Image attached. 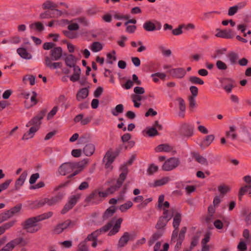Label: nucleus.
<instances>
[{
  "label": "nucleus",
  "instance_id": "obj_35",
  "mask_svg": "<svg viewBox=\"0 0 251 251\" xmlns=\"http://www.w3.org/2000/svg\"><path fill=\"white\" fill-rule=\"evenodd\" d=\"M171 180V179L168 176L164 177L161 179H157L154 181L152 186L153 187H156L161 186L167 184Z\"/></svg>",
  "mask_w": 251,
  "mask_h": 251
},
{
  "label": "nucleus",
  "instance_id": "obj_41",
  "mask_svg": "<svg viewBox=\"0 0 251 251\" xmlns=\"http://www.w3.org/2000/svg\"><path fill=\"white\" fill-rule=\"evenodd\" d=\"M227 56L229 58L231 64H235L237 63V60L238 58V55L237 53L230 52L228 53Z\"/></svg>",
  "mask_w": 251,
  "mask_h": 251
},
{
  "label": "nucleus",
  "instance_id": "obj_3",
  "mask_svg": "<svg viewBox=\"0 0 251 251\" xmlns=\"http://www.w3.org/2000/svg\"><path fill=\"white\" fill-rule=\"evenodd\" d=\"M52 215L53 213L50 211L35 217L29 218L22 224V226L23 229L27 232L35 233L41 228V226L37 223L40 221L49 219Z\"/></svg>",
  "mask_w": 251,
  "mask_h": 251
},
{
  "label": "nucleus",
  "instance_id": "obj_51",
  "mask_svg": "<svg viewBox=\"0 0 251 251\" xmlns=\"http://www.w3.org/2000/svg\"><path fill=\"white\" fill-rule=\"evenodd\" d=\"M63 34L69 39H75L77 37L76 33L70 30H63Z\"/></svg>",
  "mask_w": 251,
  "mask_h": 251
},
{
  "label": "nucleus",
  "instance_id": "obj_61",
  "mask_svg": "<svg viewBox=\"0 0 251 251\" xmlns=\"http://www.w3.org/2000/svg\"><path fill=\"white\" fill-rule=\"evenodd\" d=\"M58 110V107L57 106H55L53 107V108L51 110V111L48 113L47 116V119L48 120L52 118L56 113Z\"/></svg>",
  "mask_w": 251,
  "mask_h": 251
},
{
  "label": "nucleus",
  "instance_id": "obj_59",
  "mask_svg": "<svg viewBox=\"0 0 251 251\" xmlns=\"http://www.w3.org/2000/svg\"><path fill=\"white\" fill-rule=\"evenodd\" d=\"M218 189L220 193L223 195L226 194L229 190L228 187L225 185H221L219 186Z\"/></svg>",
  "mask_w": 251,
  "mask_h": 251
},
{
  "label": "nucleus",
  "instance_id": "obj_2",
  "mask_svg": "<svg viewBox=\"0 0 251 251\" xmlns=\"http://www.w3.org/2000/svg\"><path fill=\"white\" fill-rule=\"evenodd\" d=\"M87 163L88 161L86 159H83L79 162L64 163L59 167L58 172L61 176H66L72 172L67 176V178L70 179L81 172Z\"/></svg>",
  "mask_w": 251,
  "mask_h": 251
},
{
  "label": "nucleus",
  "instance_id": "obj_52",
  "mask_svg": "<svg viewBox=\"0 0 251 251\" xmlns=\"http://www.w3.org/2000/svg\"><path fill=\"white\" fill-rule=\"evenodd\" d=\"M216 65L217 68L221 71H225L227 69L226 64L221 60L217 61Z\"/></svg>",
  "mask_w": 251,
  "mask_h": 251
},
{
  "label": "nucleus",
  "instance_id": "obj_43",
  "mask_svg": "<svg viewBox=\"0 0 251 251\" xmlns=\"http://www.w3.org/2000/svg\"><path fill=\"white\" fill-rule=\"evenodd\" d=\"M194 157L196 160L199 163L205 165H207L208 164L207 159L204 157L201 156L200 154L196 153L194 154Z\"/></svg>",
  "mask_w": 251,
  "mask_h": 251
},
{
  "label": "nucleus",
  "instance_id": "obj_48",
  "mask_svg": "<svg viewBox=\"0 0 251 251\" xmlns=\"http://www.w3.org/2000/svg\"><path fill=\"white\" fill-rule=\"evenodd\" d=\"M147 134L150 137H153L159 134L157 130L155 127H150L147 128Z\"/></svg>",
  "mask_w": 251,
  "mask_h": 251
},
{
  "label": "nucleus",
  "instance_id": "obj_47",
  "mask_svg": "<svg viewBox=\"0 0 251 251\" xmlns=\"http://www.w3.org/2000/svg\"><path fill=\"white\" fill-rule=\"evenodd\" d=\"M116 52L115 50H113L112 53H108L107 54V63L108 64H112L113 60L115 61L116 60V57L115 56Z\"/></svg>",
  "mask_w": 251,
  "mask_h": 251
},
{
  "label": "nucleus",
  "instance_id": "obj_13",
  "mask_svg": "<svg viewBox=\"0 0 251 251\" xmlns=\"http://www.w3.org/2000/svg\"><path fill=\"white\" fill-rule=\"evenodd\" d=\"M243 180L247 184L242 187L239 190L238 197L240 200H241L242 196L245 194L246 190L251 188V176H246L243 177Z\"/></svg>",
  "mask_w": 251,
  "mask_h": 251
},
{
  "label": "nucleus",
  "instance_id": "obj_57",
  "mask_svg": "<svg viewBox=\"0 0 251 251\" xmlns=\"http://www.w3.org/2000/svg\"><path fill=\"white\" fill-rule=\"evenodd\" d=\"M11 181V179H7L5 182L0 184V193L7 189Z\"/></svg>",
  "mask_w": 251,
  "mask_h": 251
},
{
  "label": "nucleus",
  "instance_id": "obj_12",
  "mask_svg": "<svg viewBox=\"0 0 251 251\" xmlns=\"http://www.w3.org/2000/svg\"><path fill=\"white\" fill-rule=\"evenodd\" d=\"M160 23L157 22L155 25L151 21H148L144 23L143 27L145 30L148 32H152L155 30H159L161 28Z\"/></svg>",
  "mask_w": 251,
  "mask_h": 251
},
{
  "label": "nucleus",
  "instance_id": "obj_6",
  "mask_svg": "<svg viewBox=\"0 0 251 251\" xmlns=\"http://www.w3.org/2000/svg\"><path fill=\"white\" fill-rule=\"evenodd\" d=\"M114 221L113 220L108 222L106 225L102 226L99 229H97L91 234H89L87 237L85 239V241H94L97 239V237L101 233H105L108 231L113 225Z\"/></svg>",
  "mask_w": 251,
  "mask_h": 251
},
{
  "label": "nucleus",
  "instance_id": "obj_16",
  "mask_svg": "<svg viewBox=\"0 0 251 251\" xmlns=\"http://www.w3.org/2000/svg\"><path fill=\"white\" fill-rule=\"evenodd\" d=\"M169 72L173 77L176 78H182L186 74L185 70L183 68L172 69Z\"/></svg>",
  "mask_w": 251,
  "mask_h": 251
},
{
  "label": "nucleus",
  "instance_id": "obj_27",
  "mask_svg": "<svg viewBox=\"0 0 251 251\" xmlns=\"http://www.w3.org/2000/svg\"><path fill=\"white\" fill-rule=\"evenodd\" d=\"M95 151V146L92 143L86 144L83 148V151L84 154L87 156H91Z\"/></svg>",
  "mask_w": 251,
  "mask_h": 251
},
{
  "label": "nucleus",
  "instance_id": "obj_29",
  "mask_svg": "<svg viewBox=\"0 0 251 251\" xmlns=\"http://www.w3.org/2000/svg\"><path fill=\"white\" fill-rule=\"evenodd\" d=\"M89 94V90L87 88H83L80 89L77 93L76 100L78 101H81L86 98Z\"/></svg>",
  "mask_w": 251,
  "mask_h": 251
},
{
  "label": "nucleus",
  "instance_id": "obj_22",
  "mask_svg": "<svg viewBox=\"0 0 251 251\" xmlns=\"http://www.w3.org/2000/svg\"><path fill=\"white\" fill-rule=\"evenodd\" d=\"M51 59L49 56L45 57V65L50 69H56L61 68L62 64L61 62L52 63Z\"/></svg>",
  "mask_w": 251,
  "mask_h": 251
},
{
  "label": "nucleus",
  "instance_id": "obj_8",
  "mask_svg": "<svg viewBox=\"0 0 251 251\" xmlns=\"http://www.w3.org/2000/svg\"><path fill=\"white\" fill-rule=\"evenodd\" d=\"M194 129L193 125L184 123L180 125L178 133L182 137L189 138L194 135Z\"/></svg>",
  "mask_w": 251,
  "mask_h": 251
},
{
  "label": "nucleus",
  "instance_id": "obj_63",
  "mask_svg": "<svg viewBox=\"0 0 251 251\" xmlns=\"http://www.w3.org/2000/svg\"><path fill=\"white\" fill-rule=\"evenodd\" d=\"M55 46V44L52 42H46L43 44V48L45 50H51Z\"/></svg>",
  "mask_w": 251,
  "mask_h": 251
},
{
  "label": "nucleus",
  "instance_id": "obj_50",
  "mask_svg": "<svg viewBox=\"0 0 251 251\" xmlns=\"http://www.w3.org/2000/svg\"><path fill=\"white\" fill-rule=\"evenodd\" d=\"M158 170V167L157 166L154 165V164H151L148 167L147 172L148 175H152L154 173L157 172Z\"/></svg>",
  "mask_w": 251,
  "mask_h": 251
},
{
  "label": "nucleus",
  "instance_id": "obj_28",
  "mask_svg": "<svg viewBox=\"0 0 251 251\" xmlns=\"http://www.w3.org/2000/svg\"><path fill=\"white\" fill-rule=\"evenodd\" d=\"M116 210V208L115 206H111L107 208L102 215V219L103 221L108 220L109 218L111 217L115 213Z\"/></svg>",
  "mask_w": 251,
  "mask_h": 251
},
{
  "label": "nucleus",
  "instance_id": "obj_26",
  "mask_svg": "<svg viewBox=\"0 0 251 251\" xmlns=\"http://www.w3.org/2000/svg\"><path fill=\"white\" fill-rule=\"evenodd\" d=\"M214 139L215 136L213 134L206 136L200 144L201 147L203 148L208 147L212 143Z\"/></svg>",
  "mask_w": 251,
  "mask_h": 251
},
{
  "label": "nucleus",
  "instance_id": "obj_21",
  "mask_svg": "<svg viewBox=\"0 0 251 251\" xmlns=\"http://www.w3.org/2000/svg\"><path fill=\"white\" fill-rule=\"evenodd\" d=\"M27 175V172L25 171L16 180L15 183V190H18L24 183Z\"/></svg>",
  "mask_w": 251,
  "mask_h": 251
},
{
  "label": "nucleus",
  "instance_id": "obj_34",
  "mask_svg": "<svg viewBox=\"0 0 251 251\" xmlns=\"http://www.w3.org/2000/svg\"><path fill=\"white\" fill-rule=\"evenodd\" d=\"M18 54L23 58L29 59L31 58V55L29 54L27 50L24 48H19L17 50Z\"/></svg>",
  "mask_w": 251,
  "mask_h": 251
},
{
  "label": "nucleus",
  "instance_id": "obj_9",
  "mask_svg": "<svg viewBox=\"0 0 251 251\" xmlns=\"http://www.w3.org/2000/svg\"><path fill=\"white\" fill-rule=\"evenodd\" d=\"M180 163L178 158L172 157L166 160L162 166L164 171H171L177 167Z\"/></svg>",
  "mask_w": 251,
  "mask_h": 251
},
{
  "label": "nucleus",
  "instance_id": "obj_31",
  "mask_svg": "<svg viewBox=\"0 0 251 251\" xmlns=\"http://www.w3.org/2000/svg\"><path fill=\"white\" fill-rule=\"evenodd\" d=\"M173 150V147L167 144H163L157 146L155 151L156 152H169Z\"/></svg>",
  "mask_w": 251,
  "mask_h": 251
},
{
  "label": "nucleus",
  "instance_id": "obj_37",
  "mask_svg": "<svg viewBox=\"0 0 251 251\" xmlns=\"http://www.w3.org/2000/svg\"><path fill=\"white\" fill-rule=\"evenodd\" d=\"M9 242L14 248L18 245H22L24 246L26 244V243L23 237L15 238L10 241Z\"/></svg>",
  "mask_w": 251,
  "mask_h": 251
},
{
  "label": "nucleus",
  "instance_id": "obj_64",
  "mask_svg": "<svg viewBox=\"0 0 251 251\" xmlns=\"http://www.w3.org/2000/svg\"><path fill=\"white\" fill-rule=\"evenodd\" d=\"M74 206L72 205L71 203H70L68 201V202L64 205L63 208L61 211V214H65L70 210L73 208Z\"/></svg>",
  "mask_w": 251,
  "mask_h": 251
},
{
  "label": "nucleus",
  "instance_id": "obj_38",
  "mask_svg": "<svg viewBox=\"0 0 251 251\" xmlns=\"http://www.w3.org/2000/svg\"><path fill=\"white\" fill-rule=\"evenodd\" d=\"M131 97L132 100L134 103V106L136 108L139 107L141 105V103L137 101H140L142 100V96L138 95L132 94L131 95Z\"/></svg>",
  "mask_w": 251,
  "mask_h": 251
},
{
  "label": "nucleus",
  "instance_id": "obj_19",
  "mask_svg": "<svg viewBox=\"0 0 251 251\" xmlns=\"http://www.w3.org/2000/svg\"><path fill=\"white\" fill-rule=\"evenodd\" d=\"M210 235L211 234L209 232H206L205 234L204 238L202 239L201 241V251H210L209 245H207V243L209 242L210 241Z\"/></svg>",
  "mask_w": 251,
  "mask_h": 251
},
{
  "label": "nucleus",
  "instance_id": "obj_42",
  "mask_svg": "<svg viewBox=\"0 0 251 251\" xmlns=\"http://www.w3.org/2000/svg\"><path fill=\"white\" fill-rule=\"evenodd\" d=\"M124 111V106L122 104H119L116 105L115 108L112 110V114L115 116H117L120 113H123Z\"/></svg>",
  "mask_w": 251,
  "mask_h": 251
},
{
  "label": "nucleus",
  "instance_id": "obj_7",
  "mask_svg": "<svg viewBox=\"0 0 251 251\" xmlns=\"http://www.w3.org/2000/svg\"><path fill=\"white\" fill-rule=\"evenodd\" d=\"M173 215L169 214V211L165 208L163 209V216H160L155 226L157 229L162 230L165 232L166 226L168 222L172 219Z\"/></svg>",
  "mask_w": 251,
  "mask_h": 251
},
{
  "label": "nucleus",
  "instance_id": "obj_24",
  "mask_svg": "<svg viewBox=\"0 0 251 251\" xmlns=\"http://www.w3.org/2000/svg\"><path fill=\"white\" fill-rule=\"evenodd\" d=\"M241 142L245 143H250L251 142V133L246 128L242 129L241 134Z\"/></svg>",
  "mask_w": 251,
  "mask_h": 251
},
{
  "label": "nucleus",
  "instance_id": "obj_44",
  "mask_svg": "<svg viewBox=\"0 0 251 251\" xmlns=\"http://www.w3.org/2000/svg\"><path fill=\"white\" fill-rule=\"evenodd\" d=\"M132 206L133 203L131 201H128L120 205L119 209L122 212H125L127 210L131 208Z\"/></svg>",
  "mask_w": 251,
  "mask_h": 251
},
{
  "label": "nucleus",
  "instance_id": "obj_33",
  "mask_svg": "<svg viewBox=\"0 0 251 251\" xmlns=\"http://www.w3.org/2000/svg\"><path fill=\"white\" fill-rule=\"evenodd\" d=\"M16 220H12L7 222L0 226V235L5 232L6 230L12 227L16 223Z\"/></svg>",
  "mask_w": 251,
  "mask_h": 251
},
{
  "label": "nucleus",
  "instance_id": "obj_4",
  "mask_svg": "<svg viewBox=\"0 0 251 251\" xmlns=\"http://www.w3.org/2000/svg\"><path fill=\"white\" fill-rule=\"evenodd\" d=\"M46 113V110H43L35 116H34L30 121H29L26 125V126H31L29 130L25 133L23 137V140H27L33 137L35 133L39 129L40 126L41 124V120L43 119Z\"/></svg>",
  "mask_w": 251,
  "mask_h": 251
},
{
  "label": "nucleus",
  "instance_id": "obj_1",
  "mask_svg": "<svg viewBox=\"0 0 251 251\" xmlns=\"http://www.w3.org/2000/svg\"><path fill=\"white\" fill-rule=\"evenodd\" d=\"M181 221V214L177 212L173 218V226L174 228L172 234L171 244H176L175 249L178 251L181 248L182 243L185 239V233L187 231V227H182L178 233V229L180 223Z\"/></svg>",
  "mask_w": 251,
  "mask_h": 251
},
{
  "label": "nucleus",
  "instance_id": "obj_14",
  "mask_svg": "<svg viewBox=\"0 0 251 251\" xmlns=\"http://www.w3.org/2000/svg\"><path fill=\"white\" fill-rule=\"evenodd\" d=\"M217 32L216 34V36L217 37L225 38V39H232L234 36L235 34L231 29L228 30H221L217 29Z\"/></svg>",
  "mask_w": 251,
  "mask_h": 251
},
{
  "label": "nucleus",
  "instance_id": "obj_45",
  "mask_svg": "<svg viewBox=\"0 0 251 251\" xmlns=\"http://www.w3.org/2000/svg\"><path fill=\"white\" fill-rule=\"evenodd\" d=\"M189 81L192 84L203 85L204 81L201 78L196 76H191L189 77Z\"/></svg>",
  "mask_w": 251,
  "mask_h": 251
},
{
  "label": "nucleus",
  "instance_id": "obj_10",
  "mask_svg": "<svg viewBox=\"0 0 251 251\" xmlns=\"http://www.w3.org/2000/svg\"><path fill=\"white\" fill-rule=\"evenodd\" d=\"M102 201V200L99 196V190H98L92 191L85 199V202L89 205H96Z\"/></svg>",
  "mask_w": 251,
  "mask_h": 251
},
{
  "label": "nucleus",
  "instance_id": "obj_55",
  "mask_svg": "<svg viewBox=\"0 0 251 251\" xmlns=\"http://www.w3.org/2000/svg\"><path fill=\"white\" fill-rule=\"evenodd\" d=\"M80 197L79 195H73L69 198L68 202L71 203L73 206H74L80 199Z\"/></svg>",
  "mask_w": 251,
  "mask_h": 251
},
{
  "label": "nucleus",
  "instance_id": "obj_62",
  "mask_svg": "<svg viewBox=\"0 0 251 251\" xmlns=\"http://www.w3.org/2000/svg\"><path fill=\"white\" fill-rule=\"evenodd\" d=\"M11 217L8 211L0 215V223L7 220L9 218Z\"/></svg>",
  "mask_w": 251,
  "mask_h": 251
},
{
  "label": "nucleus",
  "instance_id": "obj_49",
  "mask_svg": "<svg viewBox=\"0 0 251 251\" xmlns=\"http://www.w3.org/2000/svg\"><path fill=\"white\" fill-rule=\"evenodd\" d=\"M216 208V207L212 204L208 206V213L209 217H207L206 219V221L207 222H208L210 220V218L213 217V214L215 213Z\"/></svg>",
  "mask_w": 251,
  "mask_h": 251
},
{
  "label": "nucleus",
  "instance_id": "obj_15",
  "mask_svg": "<svg viewBox=\"0 0 251 251\" xmlns=\"http://www.w3.org/2000/svg\"><path fill=\"white\" fill-rule=\"evenodd\" d=\"M50 59L52 60H59L63 55V50L61 47H54L50 51Z\"/></svg>",
  "mask_w": 251,
  "mask_h": 251
},
{
  "label": "nucleus",
  "instance_id": "obj_40",
  "mask_svg": "<svg viewBox=\"0 0 251 251\" xmlns=\"http://www.w3.org/2000/svg\"><path fill=\"white\" fill-rule=\"evenodd\" d=\"M29 27L30 28H34L38 32H41L44 30V26L41 22H35L33 24L30 25Z\"/></svg>",
  "mask_w": 251,
  "mask_h": 251
},
{
  "label": "nucleus",
  "instance_id": "obj_25",
  "mask_svg": "<svg viewBox=\"0 0 251 251\" xmlns=\"http://www.w3.org/2000/svg\"><path fill=\"white\" fill-rule=\"evenodd\" d=\"M164 232H165L163 231L162 230L157 229V230L155 232L153 233L152 235L150 237V239L148 242L149 246H152L156 240H157L162 236Z\"/></svg>",
  "mask_w": 251,
  "mask_h": 251
},
{
  "label": "nucleus",
  "instance_id": "obj_23",
  "mask_svg": "<svg viewBox=\"0 0 251 251\" xmlns=\"http://www.w3.org/2000/svg\"><path fill=\"white\" fill-rule=\"evenodd\" d=\"M64 55L66 56V57L64 58V61L66 66L70 68L74 67V65H75L76 63V58L72 54H67V53H65Z\"/></svg>",
  "mask_w": 251,
  "mask_h": 251
},
{
  "label": "nucleus",
  "instance_id": "obj_53",
  "mask_svg": "<svg viewBox=\"0 0 251 251\" xmlns=\"http://www.w3.org/2000/svg\"><path fill=\"white\" fill-rule=\"evenodd\" d=\"M56 6V4H53L50 1L47 0L43 4L42 7L43 9H50L51 10L52 8H55Z\"/></svg>",
  "mask_w": 251,
  "mask_h": 251
},
{
  "label": "nucleus",
  "instance_id": "obj_18",
  "mask_svg": "<svg viewBox=\"0 0 251 251\" xmlns=\"http://www.w3.org/2000/svg\"><path fill=\"white\" fill-rule=\"evenodd\" d=\"M123 221V220L122 218H119L116 221L115 223L114 226H113L112 228L109 231V232L108 233V236H111L114 235L120 231Z\"/></svg>",
  "mask_w": 251,
  "mask_h": 251
},
{
  "label": "nucleus",
  "instance_id": "obj_17",
  "mask_svg": "<svg viewBox=\"0 0 251 251\" xmlns=\"http://www.w3.org/2000/svg\"><path fill=\"white\" fill-rule=\"evenodd\" d=\"M72 224V221L67 220L65 222L58 224L53 229V231L56 234H60L64 229L69 227Z\"/></svg>",
  "mask_w": 251,
  "mask_h": 251
},
{
  "label": "nucleus",
  "instance_id": "obj_56",
  "mask_svg": "<svg viewBox=\"0 0 251 251\" xmlns=\"http://www.w3.org/2000/svg\"><path fill=\"white\" fill-rule=\"evenodd\" d=\"M199 237L198 236H193L192 238L190 248L189 250H190L191 251V250L198 245L199 243Z\"/></svg>",
  "mask_w": 251,
  "mask_h": 251
},
{
  "label": "nucleus",
  "instance_id": "obj_20",
  "mask_svg": "<svg viewBox=\"0 0 251 251\" xmlns=\"http://www.w3.org/2000/svg\"><path fill=\"white\" fill-rule=\"evenodd\" d=\"M130 235L128 232H125L118 241V247L122 248L125 247L130 240Z\"/></svg>",
  "mask_w": 251,
  "mask_h": 251
},
{
  "label": "nucleus",
  "instance_id": "obj_60",
  "mask_svg": "<svg viewBox=\"0 0 251 251\" xmlns=\"http://www.w3.org/2000/svg\"><path fill=\"white\" fill-rule=\"evenodd\" d=\"M226 51V48L217 50L215 51V53L214 54V55L213 56V57L214 58H217V57H220L222 55L224 54Z\"/></svg>",
  "mask_w": 251,
  "mask_h": 251
},
{
  "label": "nucleus",
  "instance_id": "obj_54",
  "mask_svg": "<svg viewBox=\"0 0 251 251\" xmlns=\"http://www.w3.org/2000/svg\"><path fill=\"white\" fill-rule=\"evenodd\" d=\"M53 15H52L51 10H47L40 14L41 19H50L52 18Z\"/></svg>",
  "mask_w": 251,
  "mask_h": 251
},
{
  "label": "nucleus",
  "instance_id": "obj_5",
  "mask_svg": "<svg viewBox=\"0 0 251 251\" xmlns=\"http://www.w3.org/2000/svg\"><path fill=\"white\" fill-rule=\"evenodd\" d=\"M121 169L123 170V172L120 174L119 177L117 180L116 184L115 185L110 186L106 189L109 194H112L115 192L118 191L122 186L123 182L126 178L127 174V168L126 166L125 165L121 168Z\"/></svg>",
  "mask_w": 251,
  "mask_h": 251
},
{
  "label": "nucleus",
  "instance_id": "obj_58",
  "mask_svg": "<svg viewBox=\"0 0 251 251\" xmlns=\"http://www.w3.org/2000/svg\"><path fill=\"white\" fill-rule=\"evenodd\" d=\"M114 19L121 20H128L129 18V16L128 15H123L120 13H115L113 16Z\"/></svg>",
  "mask_w": 251,
  "mask_h": 251
},
{
  "label": "nucleus",
  "instance_id": "obj_32",
  "mask_svg": "<svg viewBox=\"0 0 251 251\" xmlns=\"http://www.w3.org/2000/svg\"><path fill=\"white\" fill-rule=\"evenodd\" d=\"M62 199V196L58 195L50 198H46V204L49 206H52L56 204Z\"/></svg>",
  "mask_w": 251,
  "mask_h": 251
},
{
  "label": "nucleus",
  "instance_id": "obj_46",
  "mask_svg": "<svg viewBox=\"0 0 251 251\" xmlns=\"http://www.w3.org/2000/svg\"><path fill=\"white\" fill-rule=\"evenodd\" d=\"M22 204H18L14 207L11 208L9 210H8L11 216L12 217L14 214L19 212L22 209Z\"/></svg>",
  "mask_w": 251,
  "mask_h": 251
},
{
  "label": "nucleus",
  "instance_id": "obj_39",
  "mask_svg": "<svg viewBox=\"0 0 251 251\" xmlns=\"http://www.w3.org/2000/svg\"><path fill=\"white\" fill-rule=\"evenodd\" d=\"M102 49V46L100 42H94L91 46V50L93 52H98Z\"/></svg>",
  "mask_w": 251,
  "mask_h": 251
},
{
  "label": "nucleus",
  "instance_id": "obj_30",
  "mask_svg": "<svg viewBox=\"0 0 251 251\" xmlns=\"http://www.w3.org/2000/svg\"><path fill=\"white\" fill-rule=\"evenodd\" d=\"M36 97L37 93L35 91H32V95L30 97V103H28L26 100L25 101V107L26 108L29 109L37 103L38 100L36 99Z\"/></svg>",
  "mask_w": 251,
  "mask_h": 251
},
{
  "label": "nucleus",
  "instance_id": "obj_36",
  "mask_svg": "<svg viewBox=\"0 0 251 251\" xmlns=\"http://www.w3.org/2000/svg\"><path fill=\"white\" fill-rule=\"evenodd\" d=\"M47 203L46 198L41 199L40 200H36L34 201L31 204V206L33 208H38L45 205Z\"/></svg>",
  "mask_w": 251,
  "mask_h": 251
},
{
  "label": "nucleus",
  "instance_id": "obj_11",
  "mask_svg": "<svg viewBox=\"0 0 251 251\" xmlns=\"http://www.w3.org/2000/svg\"><path fill=\"white\" fill-rule=\"evenodd\" d=\"M119 152V151L112 152L110 151L106 152L103 159L104 162H106L105 164L106 168H109L110 167L111 165L114 161L115 157L118 155Z\"/></svg>",
  "mask_w": 251,
  "mask_h": 251
}]
</instances>
